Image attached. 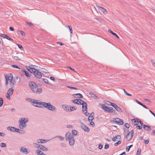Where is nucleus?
Masks as SVG:
<instances>
[{
	"label": "nucleus",
	"mask_w": 155,
	"mask_h": 155,
	"mask_svg": "<svg viewBox=\"0 0 155 155\" xmlns=\"http://www.w3.org/2000/svg\"><path fill=\"white\" fill-rule=\"evenodd\" d=\"M35 101H33V105L36 107L40 108H46L48 110L55 111H56V108L50 103H45V102H38V100H35Z\"/></svg>",
	"instance_id": "1"
},
{
	"label": "nucleus",
	"mask_w": 155,
	"mask_h": 155,
	"mask_svg": "<svg viewBox=\"0 0 155 155\" xmlns=\"http://www.w3.org/2000/svg\"><path fill=\"white\" fill-rule=\"evenodd\" d=\"M33 67L28 66L27 68V70L31 73H33L35 76L38 78H41L42 75L41 73L39 71L38 69L36 68V67H37L36 66L31 65Z\"/></svg>",
	"instance_id": "2"
},
{
	"label": "nucleus",
	"mask_w": 155,
	"mask_h": 155,
	"mask_svg": "<svg viewBox=\"0 0 155 155\" xmlns=\"http://www.w3.org/2000/svg\"><path fill=\"white\" fill-rule=\"evenodd\" d=\"M29 85L31 91L34 93H36L38 94H41L42 91L41 88H38L36 84L33 81H31L30 83L29 82Z\"/></svg>",
	"instance_id": "3"
},
{
	"label": "nucleus",
	"mask_w": 155,
	"mask_h": 155,
	"mask_svg": "<svg viewBox=\"0 0 155 155\" xmlns=\"http://www.w3.org/2000/svg\"><path fill=\"white\" fill-rule=\"evenodd\" d=\"M101 107L105 112L111 113L112 114H115L116 113L115 110L112 107L106 106L105 104H101Z\"/></svg>",
	"instance_id": "4"
},
{
	"label": "nucleus",
	"mask_w": 155,
	"mask_h": 155,
	"mask_svg": "<svg viewBox=\"0 0 155 155\" xmlns=\"http://www.w3.org/2000/svg\"><path fill=\"white\" fill-rule=\"evenodd\" d=\"M72 102L78 105H82V106H84L87 104L84 101L80 99H75L71 101Z\"/></svg>",
	"instance_id": "5"
},
{
	"label": "nucleus",
	"mask_w": 155,
	"mask_h": 155,
	"mask_svg": "<svg viewBox=\"0 0 155 155\" xmlns=\"http://www.w3.org/2000/svg\"><path fill=\"white\" fill-rule=\"evenodd\" d=\"M18 123L19 124L20 127L21 129H23L25 128L27 125L22 120V118H21L18 120Z\"/></svg>",
	"instance_id": "6"
},
{
	"label": "nucleus",
	"mask_w": 155,
	"mask_h": 155,
	"mask_svg": "<svg viewBox=\"0 0 155 155\" xmlns=\"http://www.w3.org/2000/svg\"><path fill=\"white\" fill-rule=\"evenodd\" d=\"M87 104H85L84 106H83L82 107V112L86 116H87L89 114V113L87 112Z\"/></svg>",
	"instance_id": "7"
},
{
	"label": "nucleus",
	"mask_w": 155,
	"mask_h": 155,
	"mask_svg": "<svg viewBox=\"0 0 155 155\" xmlns=\"http://www.w3.org/2000/svg\"><path fill=\"white\" fill-rule=\"evenodd\" d=\"M114 119L115 120V123L119 125H122L124 124L123 120L117 117L116 118H114Z\"/></svg>",
	"instance_id": "8"
},
{
	"label": "nucleus",
	"mask_w": 155,
	"mask_h": 155,
	"mask_svg": "<svg viewBox=\"0 0 155 155\" xmlns=\"http://www.w3.org/2000/svg\"><path fill=\"white\" fill-rule=\"evenodd\" d=\"M134 131L133 130H131L130 133L127 135V139L128 141H130L133 137Z\"/></svg>",
	"instance_id": "9"
},
{
	"label": "nucleus",
	"mask_w": 155,
	"mask_h": 155,
	"mask_svg": "<svg viewBox=\"0 0 155 155\" xmlns=\"http://www.w3.org/2000/svg\"><path fill=\"white\" fill-rule=\"evenodd\" d=\"M81 126L82 129L85 132H88L90 131V129L85 125L83 123L81 122Z\"/></svg>",
	"instance_id": "10"
},
{
	"label": "nucleus",
	"mask_w": 155,
	"mask_h": 155,
	"mask_svg": "<svg viewBox=\"0 0 155 155\" xmlns=\"http://www.w3.org/2000/svg\"><path fill=\"white\" fill-rule=\"evenodd\" d=\"M1 36L2 37L4 38H6L7 39L13 42V40L8 35H6L5 34H1Z\"/></svg>",
	"instance_id": "11"
},
{
	"label": "nucleus",
	"mask_w": 155,
	"mask_h": 155,
	"mask_svg": "<svg viewBox=\"0 0 155 155\" xmlns=\"http://www.w3.org/2000/svg\"><path fill=\"white\" fill-rule=\"evenodd\" d=\"M69 144L71 146H73L75 143V140L73 136H71V138L69 140Z\"/></svg>",
	"instance_id": "12"
},
{
	"label": "nucleus",
	"mask_w": 155,
	"mask_h": 155,
	"mask_svg": "<svg viewBox=\"0 0 155 155\" xmlns=\"http://www.w3.org/2000/svg\"><path fill=\"white\" fill-rule=\"evenodd\" d=\"M112 104V106L114 107L117 111L120 112H122V111L121 108L116 104L113 103V104Z\"/></svg>",
	"instance_id": "13"
},
{
	"label": "nucleus",
	"mask_w": 155,
	"mask_h": 155,
	"mask_svg": "<svg viewBox=\"0 0 155 155\" xmlns=\"http://www.w3.org/2000/svg\"><path fill=\"white\" fill-rule=\"evenodd\" d=\"M73 96L74 98L78 99L82 98L83 97V95L80 93L74 94H73Z\"/></svg>",
	"instance_id": "14"
},
{
	"label": "nucleus",
	"mask_w": 155,
	"mask_h": 155,
	"mask_svg": "<svg viewBox=\"0 0 155 155\" xmlns=\"http://www.w3.org/2000/svg\"><path fill=\"white\" fill-rule=\"evenodd\" d=\"M96 7H98L99 8V9L100 10H101L103 13L106 14L107 12L106 10L104 8L99 6H98L97 5V4H96Z\"/></svg>",
	"instance_id": "15"
},
{
	"label": "nucleus",
	"mask_w": 155,
	"mask_h": 155,
	"mask_svg": "<svg viewBox=\"0 0 155 155\" xmlns=\"http://www.w3.org/2000/svg\"><path fill=\"white\" fill-rule=\"evenodd\" d=\"M71 136L70 132H68L66 133L65 135L66 140H69L71 138Z\"/></svg>",
	"instance_id": "16"
},
{
	"label": "nucleus",
	"mask_w": 155,
	"mask_h": 155,
	"mask_svg": "<svg viewBox=\"0 0 155 155\" xmlns=\"http://www.w3.org/2000/svg\"><path fill=\"white\" fill-rule=\"evenodd\" d=\"M62 108L63 109L67 112H69V107L66 105H63Z\"/></svg>",
	"instance_id": "17"
},
{
	"label": "nucleus",
	"mask_w": 155,
	"mask_h": 155,
	"mask_svg": "<svg viewBox=\"0 0 155 155\" xmlns=\"http://www.w3.org/2000/svg\"><path fill=\"white\" fill-rule=\"evenodd\" d=\"M20 151L21 152H22L24 154H27L28 153V151L27 149L26 148L23 147H22L21 148V149L20 150Z\"/></svg>",
	"instance_id": "18"
},
{
	"label": "nucleus",
	"mask_w": 155,
	"mask_h": 155,
	"mask_svg": "<svg viewBox=\"0 0 155 155\" xmlns=\"http://www.w3.org/2000/svg\"><path fill=\"white\" fill-rule=\"evenodd\" d=\"M40 149L44 151H48V149L46 147L42 145H41L40 147Z\"/></svg>",
	"instance_id": "19"
},
{
	"label": "nucleus",
	"mask_w": 155,
	"mask_h": 155,
	"mask_svg": "<svg viewBox=\"0 0 155 155\" xmlns=\"http://www.w3.org/2000/svg\"><path fill=\"white\" fill-rule=\"evenodd\" d=\"M8 79L10 82H12L13 79L12 74L11 73L9 74L8 75Z\"/></svg>",
	"instance_id": "20"
},
{
	"label": "nucleus",
	"mask_w": 155,
	"mask_h": 155,
	"mask_svg": "<svg viewBox=\"0 0 155 155\" xmlns=\"http://www.w3.org/2000/svg\"><path fill=\"white\" fill-rule=\"evenodd\" d=\"M12 57H13L14 60L16 61L20 60L21 59V56L20 55L12 56Z\"/></svg>",
	"instance_id": "21"
},
{
	"label": "nucleus",
	"mask_w": 155,
	"mask_h": 155,
	"mask_svg": "<svg viewBox=\"0 0 155 155\" xmlns=\"http://www.w3.org/2000/svg\"><path fill=\"white\" fill-rule=\"evenodd\" d=\"M143 128L147 131H149L151 130V128L150 126H147L145 124L143 125Z\"/></svg>",
	"instance_id": "22"
},
{
	"label": "nucleus",
	"mask_w": 155,
	"mask_h": 155,
	"mask_svg": "<svg viewBox=\"0 0 155 155\" xmlns=\"http://www.w3.org/2000/svg\"><path fill=\"white\" fill-rule=\"evenodd\" d=\"M47 141V140L45 139H38L37 140V142L38 143H43L46 142Z\"/></svg>",
	"instance_id": "23"
},
{
	"label": "nucleus",
	"mask_w": 155,
	"mask_h": 155,
	"mask_svg": "<svg viewBox=\"0 0 155 155\" xmlns=\"http://www.w3.org/2000/svg\"><path fill=\"white\" fill-rule=\"evenodd\" d=\"M36 153L38 155H44V153L39 150H37L35 151Z\"/></svg>",
	"instance_id": "24"
},
{
	"label": "nucleus",
	"mask_w": 155,
	"mask_h": 155,
	"mask_svg": "<svg viewBox=\"0 0 155 155\" xmlns=\"http://www.w3.org/2000/svg\"><path fill=\"white\" fill-rule=\"evenodd\" d=\"M138 119H139L138 118H137L136 119H134L132 120V122L134 123V125H137L138 124Z\"/></svg>",
	"instance_id": "25"
},
{
	"label": "nucleus",
	"mask_w": 155,
	"mask_h": 155,
	"mask_svg": "<svg viewBox=\"0 0 155 155\" xmlns=\"http://www.w3.org/2000/svg\"><path fill=\"white\" fill-rule=\"evenodd\" d=\"M15 127H13L8 126L7 127V129L8 130L13 132H15L14 130H15Z\"/></svg>",
	"instance_id": "26"
},
{
	"label": "nucleus",
	"mask_w": 155,
	"mask_h": 155,
	"mask_svg": "<svg viewBox=\"0 0 155 155\" xmlns=\"http://www.w3.org/2000/svg\"><path fill=\"white\" fill-rule=\"evenodd\" d=\"M23 72L24 73V75L28 78H30L31 77V74L27 71L23 70Z\"/></svg>",
	"instance_id": "27"
},
{
	"label": "nucleus",
	"mask_w": 155,
	"mask_h": 155,
	"mask_svg": "<svg viewBox=\"0 0 155 155\" xmlns=\"http://www.w3.org/2000/svg\"><path fill=\"white\" fill-rule=\"evenodd\" d=\"M108 31L110 33L113 35L115 36L117 38H119V37L117 35L116 33L112 31L110 29H108Z\"/></svg>",
	"instance_id": "28"
},
{
	"label": "nucleus",
	"mask_w": 155,
	"mask_h": 155,
	"mask_svg": "<svg viewBox=\"0 0 155 155\" xmlns=\"http://www.w3.org/2000/svg\"><path fill=\"white\" fill-rule=\"evenodd\" d=\"M89 94L92 97H94V99L98 98V97L94 93L91 92H90Z\"/></svg>",
	"instance_id": "29"
},
{
	"label": "nucleus",
	"mask_w": 155,
	"mask_h": 155,
	"mask_svg": "<svg viewBox=\"0 0 155 155\" xmlns=\"http://www.w3.org/2000/svg\"><path fill=\"white\" fill-rule=\"evenodd\" d=\"M66 27L69 29V30H70V32L71 34H72L73 33V30L72 29V27L71 26L68 25H66Z\"/></svg>",
	"instance_id": "30"
},
{
	"label": "nucleus",
	"mask_w": 155,
	"mask_h": 155,
	"mask_svg": "<svg viewBox=\"0 0 155 155\" xmlns=\"http://www.w3.org/2000/svg\"><path fill=\"white\" fill-rule=\"evenodd\" d=\"M13 91L14 89L12 88H10L8 90L7 93H8L9 94H12Z\"/></svg>",
	"instance_id": "31"
},
{
	"label": "nucleus",
	"mask_w": 155,
	"mask_h": 155,
	"mask_svg": "<svg viewBox=\"0 0 155 155\" xmlns=\"http://www.w3.org/2000/svg\"><path fill=\"white\" fill-rule=\"evenodd\" d=\"M72 134L74 136H76L78 133V131L76 130H72L71 131Z\"/></svg>",
	"instance_id": "32"
},
{
	"label": "nucleus",
	"mask_w": 155,
	"mask_h": 155,
	"mask_svg": "<svg viewBox=\"0 0 155 155\" xmlns=\"http://www.w3.org/2000/svg\"><path fill=\"white\" fill-rule=\"evenodd\" d=\"M33 145L34 147L37 148H40L41 144H39L36 143H34Z\"/></svg>",
	"instance_id": "33"
},
{
	"label": "nucleus",
	"mask_w": 155,
	"mask_h": 155,
	"mask_svg": "<svg viewBox=\"0 0 155 155\" xmlns=\"http://www.w3.org/2000/svg\"><path fill=\"white\" fill-rule=\"evenodd\" d=\"M70 107V109L69 110V112H71V111H73L74 110H76L77 109V107H74V106L72 107Z\"/></svg>",
	"instance_id": "34"
},
{
	"label": "nucleus",
	"mask_w": 155,
	"mask_h": 155,
	"mask_svg": "<svg viewBox=\"0 0 155 155\" xmlns=\"http://www.w3.org/2000/svg\"><path fill=\"white\" fill-rule=\"evenodd\" d=\"M105 103L108 105H111V106H112V104H113V103H111L109 101H105Z\"/></svg>",
	"instance_id": "35"
},
{
	"label": "nucleus",
	"mask_w": 155,
	"mask_h": 155,
	"mask_svg": "<svg viewBox=\"0 0 155 155\" xmlns=\"http://www.w3.org/2000/svg\"><path fill=\"white\" fill-rule=\"evenodd\" d=\"M133 145H131L129 146H127L126 148V151L127 152H128L130 150V148L131 147H133Z\"/></svg>",
	"instance_id": "36"
},
{
	"label": "nucleus",
	"mask_w": 155,
	"mask_h": 155,
	"mask_svg": "<svg viewBox=\"0 0 155 155\" xmlns=\"http://www.w3.org/2000/svg\"><path fill=\"white\" fill-rule=\"evenodd\" d=\"M26 100L28 101H30V102L33 103V101H36L35 99H31V98H27L26 99Z\"/></svg>",
	"instance_id": "37"
},
{
	"label": "nucleus",
	"mask_w": 155,
	"mask_h": 155,
	"mask_svg": "<svg viewBox=\"0 0 155 155\" xmlns=\"http://www.w3.org/2000/svg\"><path fill=\"white\" fill-rule=\"evenodd\" d=\"M18 33H20V34L22 36H25L26 34L24 31H22L21 30H18Z\"/></svg>",
	"instance_id": "38"
},
{
	"label": "nucleus",
	"mask_w": 155,
	"mask_h": 155,
	"mask_svg": "<svg viewBox=\"0 0 155 155\" xmlns=\"http://www.w3.org/2000/svg\"><path fill=\"white\" fill-rule=\"evenodd\" d=\"M94 119V117L91 116H89L88 117V120L89 122L92 121Z\"/></svg>",
	"instance_id": "39"
},
{
	"label": "nucleus",
	"mask_w": 155,
	"mask_h": 155,
	"mask_svg": "<svg viewBox=\"0 0 155 155\" xmlns=\"http://www.w3.org/2000/svg\"><path fill=\"white\" fill-rule=\"evenodd\" d=\"M3 104V100L2 97H0V107L2 106Z\"/></svg>",
	"instance_id": "40"
},
{
	"label": "nucleus",
	"mask_w": 155,
	"mask_h": 155,
	"mask_svg": "<svg viewBox=\"0 0 155 155\" xmlns=\"http://www.w3.org/2000/svg\"><path fill=\"white\" fill-rule=\"evenodd\" d=\"M56 137H57V138H59L60 140H63L64 139V137L61 136H56L55 138H56Z\"/></svg>",
	"instance_id": "41"
},
{
	"label": "nucleus",
	"mask_w": 155,
	"mask_h": 155,
	"mask_svg": "<svg viewBox=\"0 0 155 155\" xmlns=\"http://www.w3.org/2000/svg\"><path fill=\"white\" fill-rule=\"evenodd\" d=\"M125 94L128 96H131L132 95L128 93L124 89H123Z\"/></svg>",
	"instance_id": "42"
},
{
	"label": "nucleus",
	"mask_w": 155,
	"mask_h": 155,
	"mask_svg": "<svg viewBox=\"0 0 155 155\" xmlns=\"http://www.w3.org/2000/svg\"><path fill=\"white\" fill-rule=\"evenodd\" d=\"M141 149L140 148H139L138 149L137 153H136V155H140V152H141Z\"/></svg>",
	"instance_id": "43"
},
{
	"label": "nucleus",
	"mask_w": 155,
	"mask_h": 155,
	"mask_svg": "<svg viewBox=\"0 0 155 155\" xmlns=\"http://www.w3.org/2000/svg\"><path fill=\"white\" fill-rule=\"evenodd\" d=\"M94 19L96 20H98L100 22H101L103 20V19L100 17L95 18H94Z\"/></svg>",
	"instance_id": "44"
},
{
	"label": "nucleus",
	"mask_w": 155,
	"mask_h": 155,
	"mask_svg": "<svg viewBox=\"0 0 155 155\" xmlns=\"http://www.w3.org/2000/svg\"><path fill=\"white\" fill-rule=\"evenodd\" d=\"M17 45L18 46V48L19 49H20L21 50H24L23 48L21 45L20 44H17Z\"/></svg>",
	"instance_id": "45"
},
{
	"label": "nucleus",
	"mask_w": 155,
	"mask_h": 155,
	"mask_svg": "<svg viewBox=\"0 0 155 155\" xmlns=\"http://www.w3.org/2000/svg\"><path fill=\"white\" fill-rule=\"evenodd\" d=\"M121 143V141L120 140H119L117 142L115 143L114 144V146H117L119 144H120Z\"/></svg>",
	"instance_id": "46"
},
{
	"label": "nucleus",
	"mask_w": 155,
	"mask_h": 155,
	"mask_svg": "<svg viewBox=\"0 0 155 155\" xmlns=\"http://www.w3.org/2000/svg\"><path fill=\"white\" fill-rule=\"evenodd\" d=\"M11 66L12 67L14 68L18 69H20V68L16 65H12Z\"/></svg>",
	"instance_id": "47"
},
{
	"label": "nucleus",
	"mask_w": 155,
	"mask_h": 155,
	"mask_svg": "<svg viewBox=\"0 0 155 155\" xmlns=\"http://www.w3.org/2000/svg\"><path fill=\"white\" fill-rule=\"evenodd\" d=\"M6 97L7 98L10 100L11 99L10 94L8 93H7L5 95Z\"/></svg>",
	"instance_id": "48"
},
{
	"label": "nucleus",
	"mask_w": 155,
	"mask_h": 155,
	"mask_svg": "<svg viewBox=\"0 0 155 155\" xmlns=\"http://www.w3.org/2000/svg\"><path fill=\"white\" fill-rule=\"evenodd\" d=\"M0 146L2 147H5L6 146V144L5 143H1Z\"/></svg>",
	"instance_id": "49"
},
{
	"label": "nucleus",
	"mask_w": 155,
	"mask_h": 155,
	"mask_svg": "<svg viewBox=\"0 0 155 155\" xmlns=\"http://www.w3.org/2000/svg\"><path fill=\"white\" fill-rule=\"evenodd\" d=\"M23 121H24V122H25V124H26V123L28 122L29 121V120L28 118H24L23 119H22Z\"/></svg>",
	"instance_id": "50"
},
{
	"label": "nucleus",
	"mask_w": 155,
	"mask_h": 155,
	"mask_svg": "<svg viewBox=\"0 0 155 155\" xmlns=\"http://www.w3.org/2000/svg\"><path fill=\"white\" fill-rule=\"evenodd\" d=\"M120 137V136H117L114 137H113L112 139V141L114 142L116 141V139H117V137Z\"/></svg>",
	"instance_id": "51"
},
{
	"label": "nucleus",
	"mask_w": 155,
	"mask_h": 155,
	"mask_svg": "<svg viewBox=\"0 0 155 155\" xmlns=\"http://www.w3.org/2000/svg\"><path fill=\"white\" fill-rule=\"evenodd\" d=\"M109 144L107 143L105 145L104 148L105 149H107L109 148Z\"/></svg>",
	"instance_id": "52"
},
{
	"label": "nucleus",
	"mask_w": 155,
	"mask_h": 155,
	"mask_svg": "<svg viewBox=\"0 0 155 155\" xmlns=\"http://www.w3.org/2000/svg\"><path fill=\"white\" fill-rule=\"evenodd\" d=\"M151 61L153 65L155 67V59L151 60Z\"/></svg>",
	"instance_id": "53"
},
{
	"label": "nucleus",
	"mask_w": 155,
	"mask_h": 155,
	"mask_svg": "<svg viewBox=\"0 0 155 155\" xmlns=\"http://www.w3.org/2000/svg\"><path fill=\"white\" fill-rule=\"evenodd\" d=\"M26 23L27 25H29V26H33V24L31 22H29L28 21H26Z\"/></svg>",
	"instance_id": "54"
},
{
	"label": "nucleus",
	"mask_w": 155,
	"mask_h": 155,
	"mask_svg": "<svg viewBox=\"0 0 155 155\" xmlns=\"http://www.w3.org/2000/svg\"><path fill=\"white\" fill-rule=\"evenodd\" d=\"M67 87L68 88H69L75 89V90H78V88L75 87H71V86H68Z\"/></svg>",
	"instance_id": "55"
},
{
	"label": "nucleus",
	"mask_w": 155,
	"mask_h": 155,
	"mask_svg": "<svg viewBox=\"0 0 155 155\" xmlns=\"http://www.w3.org/2000/svg\"><path fill=\"white\" fill-rule=\"evenodd\" d=\"M125 126L126 127L129 128L130 127V125L127 123H126L124 124Z\"/></svg>",
	"instance_id": "56"
},
{
	"label": "nucleus",
	"mask_w": 155,
	"mask_h": 155,
	"mask_svg": "<svg viewBox=\"0 0 155 155\" xmlns=\"http://www.w3.org/2000/svg\"><path fill=\"white\" fill-rule=\"evenodd\" d=\"M45 83L48 84V80L46 78H44L42 80Z\"/></svg>",
	"instance_id": "57"
},
{
	"label": "nucleus",
	"mask_w": 155,
	"mask_h": 155,
	"mask_svg": "<svg viewBox=\"0 0 155 155\" xmlns=\"http://www.w3.org/2000/svg\"><path fill=\"white\" fill-rule=\"evenodd\" d=\"M61 146L62 147H65L67 146V145L64 143H61Z\"/></svg>",
	"instance_id": "58"
},
{
	"label": "nucleus",
	"mask_w": 155,
	"mask_h": 155,
	"mask_svg": "<svg viewBox=\"0 0 155 155\" xmlns=\"http://www.w3.org/2000/svg\"><path fill=\"white\" fill-rule=\"evenodd\" d=\"M138 123H139L141 126H143V122L141 120H140L139 119H138Z\"/></svg>",
	"instance_id": "59"
},
{
	"label": "nucleus",
	"mask_w": 155,
	"mask_h": 155,
	"mask_svg": "<svg viewBox=\"0 0 155 155\" xmlns=\"http://www.w3.org/2000/svg\"><path fill=\"white\" fill-rule=\"evenodd\" d=\"M136 127L139 130H141L142 129V126L140 125H137Z\"/></svg>",
	"instance_id": "60"
},
{
	"label": "nucleus",
	"mask_w": 155,
	"mask_h": 155,
	"mask_svg": "<svg viewBox=\"0 0 155 155\" xmlns=\"http://www.w3.org/2000/svg\"><path fill=\"white\" fill-rule=\"evenodd\" d=\"M14 131H15V132H16L18 133H19L20 129H19L16 128H15V130H14Z\"/></svg>",
	"instance_id": "61"
},
{
	"label": "nucleus",
	"mask_w": 155,
	"mask_h": 155,
	"mask_svg": "<svg viewBox=\"0 0 155 155\" xmlns=\"http://www.w3.org/2000/svg\"><path fill=\"white\" fill-rule=\"evenodd\" d=\"M135 101L138 104L140 105H141L142 104V103H141L138 100H136Z\"/></svg>",
	"instance_id": "62"
},
{
	"label": "nucleus",
	"mask_w": 155,
	"mask_h": 155,
	"mask_svg": "<svg viewBox=\"0 0 155 155\" xmlns=\"http://www.w3.org/2000/svg\"><path fill=\"white\" fill-rule=\"evenodd\" d=\"M5 135L4 133L0 132V136L2 137H4Z\"/></svg>",
	"instance_id": "63"
},
{
	"label": "nucleus",
	"mask_w": 155,
	"mask_h": 155,
	"mask_svg": "<svg viewBox=\"0 0 155 155\" xmlns=\"http://www.w3.org/2000/svg\"><path fill=\"white\" fill-rule=\"evenodd\" d=\"M150 112L155 117V114L151 110H149Z\"/></svg>",
	"instance_id": "64"
}]
</instances>
